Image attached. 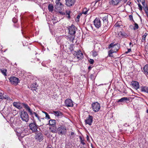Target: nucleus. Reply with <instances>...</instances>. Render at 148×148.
<instances>
[{
  "label": "nucleus",
  "mask_w": 148,
  "mask_h": 148,
  "mask_svg": "<svg viewBox=\"0 0 148 148\" xmlns=\"http://www.w3.org/2000/svg\"><path fill=\"white\" fill-rule=\"evenodd\" d=\"M35 137L36 139L39 140L40 141L43 139V135L41 133H36Z\"/></svg>",
  "instance_id": "14"
},
{
  "label": "nucleus",
  "mask_w": 148,
  "mask_h": 148,
  "mask_svg": "<svg viewBox=\"0 0 148 148\" xmlns=\"http://www.w3.org/2000/svg\"><path fill=\"white\" fill-rule=\"evenodd\" d=\"M124 126H129V125H127V123H125L124 124Z\"/></svg>",
  "instance_id": "52"
},
{
  "label": "nucleus",
  "mask_w": 148,
  "mask_h": 148,
  "mask_svg": "<svg viewBox=\"0 0 148 148\" xmlns=\"http://www.w3.org/2000/svg\"><path fill=\"white\" fill-rule=\"evenodd\" d=\"M88 61H89V63L91 64H93L94 63V60L92 59H90L88 60Z\"/></svg>",
  "instance_id": "41"
},
{
  "label": "nucleus",
  "mask_w": 148,
  "mask_h": 148,
  "mask_svg": "<svg viewBox=\"0 0 148 148\" xmlns=\"http://www.w3.org/2000/svg\"><path fill=\"white\" fill-rule=\"evenodd\" d=\"M108 47L109 48L112 47V49H117V51L119 48V45L118 44H114L113 42Z\"/></svg>",
  "instance_id": "12"
},
{
  "label": "nucleus",
  "mask_w": 148,
  "mask_h": 148,
  "mask_svg": "<svg viewBox=\"0 0 148 148\" xmlns=\"http://www.w3.org/2000/svg\"><path fill=\"white\" fill-rule=\"evenodd\" d=\"M93 76V75H91L90 76V77L91 78H92V77Z\"/></svg>",
  "instance_id": "60"
},
{
  "label": "nucleus",
  "mask_w": 148,
  "mask_h": 148,
  "mask_svg": "<svg viewBox=\"0 0 148 148\" xmlns=\"http://www.w3.org/2000/svg\"><path fill=\"white\" fill-rule=\"evenodd\" d=\"M141 2L142 3L143 5V8L144 7H145V6H147V5L145 4V0L143 1H141Z\"/></svg>",
  "instance_id": "40"
},
{
  "label": "nucleus",
  "mask_w": 148,
  "mask_h": 148,
  "mask_svg": "<svg viewBox=\"0 0 148 148\" xmlns=\"http://www.w3.org/2000/svg\"><path fill=\"white\" fill-rule=\"evenodd\" d=\"M89 10V9H87L86 8H84L83 10L82 13L85 15L88 14V13Z\"/></svg>",
  "instance_id": "30"
},
{
  "label": "nucleus",
  "mask_w": 148,
  "mask_h": 148,
  "mask_svg": "<svg viewBox=\"0 0 148 148\" xmlns=\"http://www.w3.org/2000/svg\"><path fill=\"white\" fill-rule=\"evenodd\" d=\"M9 80L12 84L15 85H17L19 82V79L14 76H11Z\"/></svg>",
  "instance_id": "7"
},
{
  "label": "nucleus",
  "mask_w": 148,
  "mask_h": 148,
  "mask_svg": "<svg viewBox=\"0 0 148 148\" xmlns=\"http://www.w3.org/2000/svg\"><path fill=\"white\" fill-rule=\"evenodd\" d=\"M49 125L51 126L55 125L56 121L55 120L51 119L49 121Z\"/></svg>",
  "instance_id": "29"
},
{
  "label": "nucleus",
  "mask_w": 148,
  "mask_h": 148,
  "mask_svg": "<svg viewBox=\"0 0 148 148\" xmlns=\"http://www.w3.org/2000/svg\"><path fill=\"white\" fill-rule=\"evenodd\" d=\"M82 13H79V14H78L77 15H79V16L80 17V16L82 15Z\"/></svg>",
  "instance_id": "57"
},
{
  "label": "nucleus",
  "mask_w": 148,
  "mask_h": 148,
  "mask_svg": "<svg viewBox=\"0 0 148 148\" xmlns=\"http://www.w3.org/2000/svg\"><path fill=\"white\" fill-rule=\"evenodd\" d=\"M131 84L133 87L136 90L139 88V83L138 82L132 81L131 82Z\"/></svg>",
  "instance_id": "17"
},
{
  "label": "nucleus",
  "mask_w": 148,
  "mask_h": 148,
  "mask_svg": "<svg viewBox=\"0 0 148 148\" xmlns=\"http://www.w3.org/2000/svg\"><path fill=\"white\" fill-rule=\"evenodd\" d=\"M57 130L58 133L60 134H64L65 132V128L64 125H60L58 127Z\"/></svg>",
  "instance_id": "11"
},
{
  "label": "nucleus",
  "mask_w": 148,
  "mask_h": 148,
  "mask_svg": "<svg viewBox=\"0 0 148 148\" xmlns=\"http://www.w3.org/2000/svg\"><path fill=\"white\" fill-rule=\"evenodd\" d=\"M68 30L69 34L71 35L70 37L68 38L70 41H73L75 38V34L76 33L75 27L73 24L67 27Z\"/></svg>",
  "instance_id": "1"
},
{
  "label": "nucleus",
  "mask_w": 148,
  "mask_h": 148,
  "mask_svg": "<svg viewBox=\"0 0 148 148\" xmlns=\"http://www.w3.org/2000/svg\"><path fill=\"white\" fill-rule=\"evenodd\" d=\"M0 70L1 71V73L5 76H6V72L7 71V70H2L0 69Z\"/></svg>",
  "instance_id": "31"
},
{
  "label": "nucleus",
  "mask_w": 148,
  "mask_h": 148,
  "mask_svg": "<svg viewBox=\"0 0 148 148\" xmlns=\"http://www.w3.org/2000/svg\"><path fill=\"white\" fill-rule=\"evenodd\" d=\"M73 101L70 99H68L65 100V106L67 107H72L73 106Z\"/></svg>",
  "instance_id": "15"
},
{
  "label": "nucleus",
  "mask_w": 148,
  "mask_h": 148,
  "mask_svg": "<svg viewBox=\"0 0 148 148\" xmlns=\"http://www.w3.org/2000/svg\"><path fill=\"white\" fill-rule=\"evenodd\" d=\"M52 20H53V23H55L58 21H56L55 19H54V20L52 19Z\"/></svg>",
  "instance_id": "51"
},
{
  "label": "nucleus",
  "mask_w": 148,
  "mask_h": 148,
  "mask_svg": "<svg viewBox=\"0 0 148 148\" xmlns=\"http://www.w3.org/2000/svg\"><path fill=\"white\" fill-rule=\"evenodd\" d=\"M12 21L14 23H16L17 22V19L15 18H14L12 19Z\"/></svg>",
  "instance_id": "47"
},
{
  "label": "nucleus",
  "mask_w": 148,
  "mask_h": 148,
  "mask_svg": "<svg viewBox=\"0 0 148 148\" xmlns=\"http://www.w3.org/2000/svg\"><path fill=\"white\" fill-rule=\"evenodd\" d=\"M50 131L53 133H55L57 132L56 127L55 125L51 126L49 127Z\"/></svg>",
  "instance_id": "22"
},
{
  "label": "nucleus",
  "mask_w": 148,
  "mask_h": 148,
  "mask_svg": "<svg viewBox=\"0 0 148 148\" xmlns=\"http://www.w3.org/2000/svg\"><path fill=\"white\" fill-rule=\"evenodd\" d=\"M141 92H145L148 93V87L146 86L141 87L140 88Z\"/></svg>",
  "instance_id": "21"
},
{
  "label": "nucleus",
  "mask_w": 148,
  "mask_h": 148,
  "mask_svg": "<svg viewBox=\"0 0 148 148\" xmlns=\"http://www.w3.org/2000/svg\"><path fill=\"white\" fill-rule=\"evenodd\" d=\"M31 115H34L40 121V117L38 114H37L35 112H32V114H31Z\"/></svg>",
  "instance_id": "34"
},
{
  "label": "nucleus",
  "mask_w": 148,
  "mask_h": 148,
  "mask_svg": "<svg viewBox=\"0 0 148 148\" xmlns=\"http://www.w3.org/2000/svg\"><path fill=\"white\" fill-rule=\"evenodd\" d=\"M148 35V34L147 33H145L142 36V38L141 40V42H145V38Z\"/></svg>",
  "instance_id": "28"
},
{
  "label": "nucleus",
  "mask_w": 148,
  "mask_h": 148,
  "mask_svg": "<svg viewBox=\"0 0 148 148\" xmlns=\"http://www.w3.org/2000/svg\"><path fill=\"white\" fill-rule=\"evenodd\" d=\"M53 112L55 114V115L57 116H59L61 115V112L60 111H54Z\"/></svg>",
  "instance_id": "35"
},
{
  "label": "nucleus",
  "mask_w": 148,
  "mask_h": 148,
  "mask_svg": "<svg viewBox=\"0 0 148 148\" xmlns=\"http://www.w3.org/2000/svg\"><path fill=\"white\" fill-rule=\"evenodd\" d=\"M75 1V0H65V3L68 6L70 7L74 5Z\"/></svg>",
  "instance_id": "16"
},
{
  "label": "nucleus",
  "mask_w": 148,
  "mask_h": 148,
  "mask_svg": "<svg viewBox=\"0 0 148 148\" xmlns=\"http://www.w3.org/2000/svg\"><path fill=\"white\" fill-rule=\"evenodd\" d=\"M48 9L49 12H52L54 10V7L53 5L51 4H49L48 7Z\"/></svg>",
  "instance_id": "27"
},
{
  "label": "nucleus",
  "mask_w": 148,
  "mask_h": 148,
  "mask_svg": "<svg viewBox=\"0 0 148 148\" xmlns=\"http://www.w3.org/2000/svg\"><path fill=\"white\" fill-rule=\"evenodd\" d=\"M92 108L93 111L98 112L100 108V104L97 102L93 103L92 104Z\"/></svg>",
  "instance_id": "6"
},
{
  "label": "nucleus",
  "mask_w": 148,
  "mask_h": 148,
  "mask_svg": "<svg viewBox=\"0 0 148 148\" xmlns=\"http://www.w3.org/2000/svg\"><path fill=\"white\" fill-rule=\"evenodd\" d=\"M146 112L148 113V110H146Z\"/></svg>",
  "instance_id": "63"
},
{
  "label": "nucleus",
  "mask_w": 148,
  "mask_h": 148,
  "mask_svg": "<svg viewBox=\"0 0 148 148\" xmlns=\"http://www.w3.org/2000/svg\"><path fill=\"white\" fill-rule=\"evenodd\" d=\"M119 34H120V35L122 36L125 37H126L127 36L126 34L124 32H120L119 33Z\"/></svg>",
  "instance_id": "36"
},
{
  "label": "nucleus",
  "mask_w": 148,
  "mask_h": 148,
  "mask_svg": "<svg viewBox=\"0 0 148 148\" xmlns=\"http://www.w3.org/2000/svg\"><path fill=\"white\" fill-rule=\"evenodd\" d=\"M139 27L138 24L136 23H135L134 24V30L137 29Z\"/></svg>",
  "instance_id": "38"
},
{
  "label": "nucleus",
  "mask_w": 148,
  "mask_h": 148,
  "mask_svg": "<svg viewBox=\"0 0 148 148\" xmlns=\"http://www.w3.org/2000/svg\"><path fill=\"white\" fill-rule=\"evenodd\" d=\"M145 12L146 13L147 16L148 17V11Z\"/></svg>",
  "instance_id": "53"
},
{
  "label": "nucleus",
  "mask_w": 148,
  "mask_h": 148,
  "mask_svg": "<svg viewBox=\"0 0 148 148\" xmlns=\"http://www.w3.org/2000/svg\"><path fill=\"white\" fill-rule=\"evenodd\" d=\"M92 56L94 57H96L98 55V53L97 52L95 51H92Z\"/></svg>",
  "instance_id": "32"
},
{
  "label": "nucleus",
  "mask_w": 148,
  "mask_h": 148,
  "mask_svg": "<svg viewBox=\"0 0 148 148\" xmlns=\"http://www.w3.org/2000/svg\"><path fill=\"white\" fill-rule=\"evenodd\" d=\"M38 126L35 122L31 123L29 124V127L32 132L34 133L37 131Z\"/></svg>",
  "instance_id": "4"
},
{
  "label": "nucleus",
  "mask_w": 148,
  "mask_h": 148,
  "mask_svg": "<svg viewBox=\"0 0 148 148\" xmlns=\"http://www.w3.org/2000/svg\"><path fill=\"white\" fill-rule=\"evenodd\" d=\"M3 99H7L9 101H12V100L8 95H5L4 96H3Z\"/></svg>",
  "instance_id": "33"
},
{
  "label": "nucleus",
  "mask_w": 148,
  "mask_h": 148,
  "mask_svg": "<svg viewBox=\"0 0 148 148\" xmlns=\"http://www.w3.org/2000/svg\"><path fill=\"white\" fill-rule=\"evenodd\" d=\"M72 53L74 55L75 58H77L78 60H81L84 58L83 55L80 50L77 51H74Z\"/></svg>",
  "instance_id": "3"
},
{
  "label": "nucleus",
  "mask_w": 148,
  "mask_h": 148,
  "mask_svg": "<svg viewBox=\"0 0 148 148\" xmlns=\"http://www.w3.org/2000/svg\"><path fill=\"white\" fill-rule=\"evenodd\" d=\"M22 104L23 105L24 108H25L26 110H27L30 114H32V110L30 109V108L27 104H25L24 103H23Z\"/></svg>",
  "instance_id": "18"
},
{
  "label": "nucleus",
  "mask_w": 148,
  "mask_h": 148,
  "mask_svg": "<svg viewBox=\"0 0 148 148\" xmlns=\"http://www.w3.org/2000/svg\"><path fill=\"white\" fill-rule=\"evenodd\" d=\"M131 3L130 2V1H128L127 3V4L128 5H130V4Z\"/></svg>",
  "instance_id": "54"
},
{
  "label": "nucleus",
  "mask_w": 148,
  "mask_h": 148,
  "mask_svg": "<svg viewBox=\"0 0 148 148\" xmlns=\"http://www.w3.org/2000/svg\"><path fill=\"white\" fill-rule=\"evenodd\" d=\"M143 8L145 12L148 11V7L147 6L144 7H143Z\"/></svg>",
  "instance_id": "43"
},
{
  "label": "nucleus",
  "mask_w": 148,
  "mask_h": 148,
  "mask_svg": "<svg viewBox=\"0 0 148 148\" xmlns=\"http://www.w3.org/2000/svg\"><path fill=\"white\" fill-rule=\"evenodd\" d=\"M138 7L139 8V9L140 11H142L143 10V7L139 3L138 4Z\"/></svg>",
  "instance_id": "39"
},
{
  "label": "nucleus",
  "mask_w": 148,
  "mask_h": 148,
  "mask_svg": "<svg viewBox=\"0 0 148 148\" xmlns=\"http://www.w3.org/2000/svg\"><path fill=\"white\" fill-rule=\"evenodd\" d=\"M24 134V132H22L21 133L18 132V134H20V136L21 137H23V136L22 135V134Z\"/></svg>",
  "instance_id": "50"
},
{
  "label": "nucleus",
  "mask_w": 148,
  "mask_h": 148,
  "mask_svg": "<svg viewBox=\"0 0 148 148\" xmlns=\"http://www.w3.org/2000/svg\"><path fill=\"white\" fill-rule=\"evenodd\" d=\"M51 148V147H49V148Z\"/></svg>",
  "instance_id": "64"
},
{
  "label": "nucleus",
  "mask_w": 148,
  "mask_h": 148,
  "mask_svg": "<svg viewBox=\"0 0 148 148\" xmlns=\"http://www.w3.org/2000/svg\"><path fill=\"white\" fill-rule=\"evenodd\" d=\"M102 20L103 21V30L104 29L106 30L108 26V16H106L103 17Z\"/></svg>",
  "instance_id": "10"
},
{
  "label": "nucleus",
  "mask_w": 148,
  "mask_h": 148,
  "mask_svg": "<svg viewBox=\"0 0 148 148\" xmlns=\"http://www.w3.org/2000/svg\"><path fill=\"white\" fill-rule=\"evenodd\" d=\"M13 106L19 109H20L22 108V107L20 105V103L19 102H14L13 103Z\"/></svg>",
  "instance_id": "25"
},
{
  "label": "nucleus",
  "mask_w": 148,
  "mask_h": 148,
  "mask_svg": "<svg viewBox=\"0 0 148 148\" xmlns=\"http://www.w3.org/2000/svg\"><path fill=\"white\" fill-rule=\"evenodd\" d=\"M45 117L47 118L48 119H50V117L48 113H46V115H45Z\"/></svg>",
  "instance_id": "46"
},
{
  "label": "nucleus",
  "mask_w": 148,
  "mask_h": 148,
  "mask_svg": "<svg viewBox=\"0 0 148 148\" xmlns=\"http://www.w3.org/2000/svg\"><path fill=\"white\" fill-rule=\"evenodd\" d=\"M79 138L80 139V142L83 145H84L85 143L84 142V140L81 136H79Z\"/></svg>",
  "instance_id": "37"
},
{
  "label": "nucleus",
  "mask_w": 148,
  "mask_h": 148,
  "mask_svg": "<svg viewBox=\"0 0 148 148\" xmlns=\"http://www.w3.org/2000/svg\"><path fill=\"white\" fill-rule=\"evenodd\" d=\"M86 138H87V140H88V139H89V136L88 135L87 136V137Z\"/></svg>",
  "instance_id": "58"
},
{
  "label": "nucleus",
  "mask_w": 148,
  "mask_h": 148,
  "mask_svg": "<svg viewBox=\"0 0 148 148\" xmlns=\"http://www.w3.org/2000/svg\"><path fill=\"white\" fill-rule=\"evenodd\" d=\"M42 112L44 113L45 115H46V113H47V112H44V111H42Z\"/></svg>",
  "instance_id": "59"
},
{
  "label": "nucleus",
  "mask_w": 148,
  "mask_h": 148,
  "mask_svg": "<svg viewBox=\"0 0 148 148\" xmlns=\"http://www.w3.org/2000/svg\"><path fill=\"white\" fill-rule=\"evenodd\" d=\"M65 12L66 13V14H65L66 17L68 19H70L71 18L70 14L71 13V11L69 10H67Z\"/></svg>",
  "instance_id": "23"
},
{
  "label": "nucleus",
  "mask_w": 148,
  "mask_h": 148,
  "mask_svg": "<svg viewBox=\"0 0 148 148\" xmlns=\"http://www.w3.org/2000/svg\"><path fill=\"white\" fill-rule=\"evenodd\" d=\"M22 119L26 122H28L29 120V116L27 113L25 111H22L20 114Z\"/></svg>",
  "instance_id": "5"
},
{
  "label": "nucleus",
  "mask_w": 148,
  "mask_h": 148,
  "mask_svg": "<svg viewBox=\"0 0 148 148\" xmlns=\"http://www.w3.org/2000/svg\"><path fill=\"white\" fill-rule=\"evenodd\" d=\"M117 51V49H111L109 51V53H108V56L110 57H113V56L112 55V53L115 52L116 51Z\"/></svg>",
  "instance_id": "26"
},
{
  "label": "nucleus",
  "mask_w": 148,
  "mask_h": 148,
  "mask_svg": "<svg viewBox=\"0 0 148 148\" xmlns=\"http://www.w3.org/2000/svg\"><path fill=\"white\" fill-rule=\"evenodd\" d=\"M56 5L55 6L54 10L55 11L59 12L62 15L64 14L65 13L63 11H64L62 3L59 2V1L56 0L55 2Z\"/></svg>",
  "instance_id": "2"
},
{
  "label": "nucleus",
  "mask_w": 148,
  "mask_h": 148,
  "mask_svg": "<svg viewBox=\"0 0 148 148\" xmlns=\"http://www.w3.org/2000/svg\"><path fill=\"white\" fill-rule=\"evenodd\" d=\"M145 0H140V2L141 1H145Z\"/></svg>",
  "instance_id": "62"
},
{
  "label": "nucleus",
  "mask_w": 148,
  "mask_h": 148,
  "mask_svg": "<svg viewBox=\"0 0 148 148\" xmlns=\"http://www.w3.org/2000/svg\"><path fill=\"white\" fill-rule=\"evenodd\" d=\"M74 133L73 132H72L71 134V136H72L73 135H74Z\"/></svg>",
  "instance_id": "55"
},
{
  "label": "nucleus",
  "mask_w": 148,
  "mask_h": 148,
  "mask_svg": "<svg viewBox=\"0 0 148 148\" xmlns=\"http://www.w3.org/2000/svg\"><path fill=\"white\" fill-rule=\"evenodd\" d=\"M131 51V49H128L127 51L125 52V53L126 54L128 53L129 52H130Z\"/></svg>",
  "instance_id": "49"
},
{
  "label": "nucleus",
  "mask_w": 148,
  "mask_h": 148,
  "mask_svg": "<svg viewBox=\"0 0 148 148\" xmlns=\"http://www.w3.org/2000/svg\"><path fill=\"white\" fill-rule=\"evenodd\" d=\"M129 18L130 20H133V16L132 15L129 16Z\"/></svg>",
  "instance_id": "48"
},
{
  "label": "nucleus",
  "mask_w": 148,
  "mask_h": 148,
  "mask_svg": "<svg viewBox=\"0 0 148 148\" xmlns=\"http://www.w3.org/2000/svg\"><path fill=\"white\" fill-rule=\"evenodd\" d=\"M38 85H37L36 82L30 86L31 89L33 91L37 89V87Z\"/></svg>",
  "instance_id": "24"
},
{
  "label": "nucleus",
  "mask_w": 148,
  "mask_h": 148,
  "mask_svg": "<svg viewBox=\"0 0 148 148\" xmlns=\"http://www.w3.org/2000/svg\"><path fill=\"white\" fill-rule=\"evenodd\" d=\"M93 23L95 27L97 29L101 26V21L99 18H96L93 21Z\"/></svg>",
  "instance_id": "9"
},
{
  "label": "nucleus",
  "mask_w": 148,
  "mask_h": 148,
  "mask_svg": "<svg viewBox=\"0 0 148 148\" xmlns=\"http://www.w3.org/2000/svg\"><path fill=\"white\" fill-rule=\"evenodd\" d=\"M143 71L144 74L148 75V64H146L144 66Z\"/></svg>",
  "instance_id": "19"
},
{
  "label": "nucleus",
  "mask_w": 148,
  "mask_h": 148,
  "mask_svg": "<svg viewBox=\"0 0 148 148\" xmlns=\"http://www.w3.org/2000/svg\"><path fill=\"white\" fill-rule=\"evenodd\" d=\"M69 49L70 51L71 52L72 51H73L74 49L73 46L72 45L70 46Z\"/></svg>",
  "instance_id": "44"
},
{
  "label": "nucleus",
  "mask_w": 148,
  "mask_h": 148,
  "mask_svg": "<svg viewBox=\"0 0 148 148\" xmlns=\"http://www.w3.org/2000/svg\"><path fill=\"white\" fill-rule=\"evenodd\" d=\"M91 67L90 66H89L88 67V69L89 70H91Z\"/></svg>",
  "instance_id": "56"
},
{
  "label": "nucleus",
  "mask_w": 148,
  "mask_h": 148,
  "mask_svg": "<svg viewBox=\"0 0 148 148\" xmlns=\"http://www.w3.org/2000/svg\"><path fill=\"white\" fill-rule=\"evenodd\" d=\"M93 117L90 115H89L86 119L85 120V124H88L89 125H91L92 124L93 122Z\"/></svg>",
  "instance_id": "8"
},
{
  "label": "nucleus",
  "mask_w": 148,
  "mask_h": 148,
  "mask_svg": "<svg viewBox=\"0 0 148 148\" xmlns=\"http://www.w3.org/2000/svg\"><path fill=\"white\" fill-rule=\"evenodd\" d=\"M132 43L131 42H130V43H129V45L130 46V45H132Z\"/></svg>",
  "instance_id": "61"
},
{
  "label": "nucleus",
  "mask_w": 148,
  "mask_h": 148,
  "mask_svg": "<svg viewBox=\"0 0 148 148\" xmlns=\"http://www.w3.org/2000/svg\"><path fill=\"white\" fill-rule=\"evenodd\" d=\"M80 17L79 15H77L75 21L77 22H78L79 21V19Z\"/></svg>",
  "instance_id": "45"
},
{
  "label": "nucleus",
  "mask_w": 148,
  "mask_h": 148,
  "mask_svg": "<svg viewBox=\"0 0 148 148\" xmlns=\"http://www.w3.org/2000/svg\"><path fill=\"white\" fill-rule=\"evenodd\" d=\"M130 101V99L127 97H123L121 99H119L117 101V103L121 102L122 103H124L125 102L128 103Z\"/></svg>",
  "instance_id": "13"
},
{
  "label": "nucleus",
  "mask_w": 148,
  "mask_h": 148,
  "mask_svg": "<svg viewBox=\"0 0 148 148\" xmlns=\"http://www.w3.org/2000/svg\"><path fill=\"white\" fill-rule=\"evenodd\" d=\"M119 1V0H109V3L110 5H116Z\"/></svg>",
  "instance_id": "20"
},
{
  "label": "nucleus",
  "mask_w": 148,
  "mask_h": 148,
  "mask_svg": "<svg viewBox=\"0 0 148 148\" xmlns=\"http://www.w3.org/2000/svg\"><path fill=\"white\" fill-rule=\"evenodd\" d=\"M3 93L0 92V99H3Z\"/></svg>",
  "instance_id": "42"
}]
</instances>
